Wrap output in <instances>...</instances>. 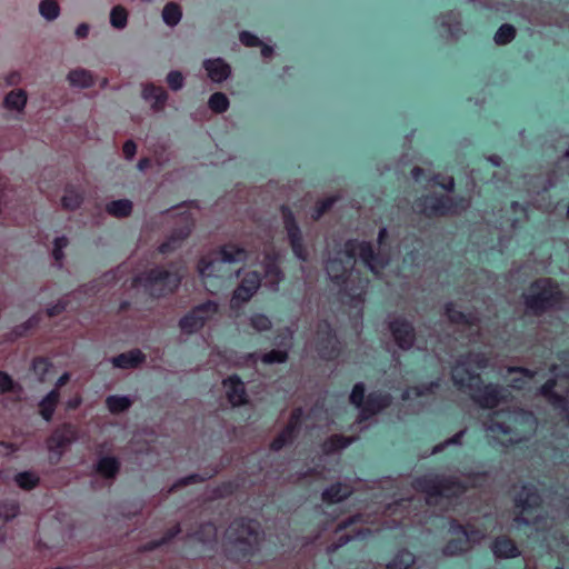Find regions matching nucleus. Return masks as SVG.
<instances>
[{"label": "nucleus", "instance_id": "nucleus-53", "mask_svg": "<svg viewBox=\"0 0 569 569\" xmlns=\"http://www.w3.org/2000/svg\"><path fill=\"white\" fill-rule=\"evenodd\" d=\"M465 435H466L465 430H460V431L456 432L449 439L445 440L441 443L436 445L433 447L432 452L433 453H439V452L443 451L449 446H460L462 443Z\"/></svg>", "mask_w": 569, "mask_h": 569}, {"label": "nucleus", "instance_id": "nucleus-35", "mask_svg": "<svg viewBox=\"0 0 569 569\" xmlns=\"http://www.w3.org/2000/svg\"><path fill=\"white\" fill-rule=\"evenodd\" d=\"M16 485L26 491L37 488L40 483V477L33 471H21L14 476Z\"/></svg>", "mask_w": 569, "mask_h": 569}, {"label": "nucleus", "instance_id": "nucleus-57", "mask_svg": "<svg viewBox=\"0 0 569 569\" xmlns=\"http://www.w3.org/2000/svg\"><path fill=\"white\" fill-rule=\"evenodd\" d=\"M239 39L241 43L246 47H258L261 43L260 39L249 31L240 32Z\"/></svg>", "mask_w": 569, "mask_h": 569}, {"label": "nucleus", "instance_id": "nucleus-34", "mask_svg": "<svg viewBox=\"0 0 569 569\" xmlns=\"http://www.w3.org/2000/svg\"><path fill=\"white\" fill-rule=\"evenodd\" d=\"M469 540L466 537L451 538L443 546L442 553L449 557L462 555L468 550Z\"/></svg>", "mask_w": 569, "mask_h": 569}, {"label": "nucleus", "instance_id": "nucleus-8", "mask_svg": "<svg viewBox=\"0 0 569 569\" xmlns=\"http://www.w3.org/2000/svg\"><path fill=\"white\" fill-rule=\"evenodd\" d=\"M180 283L181 276L179 272L159 267L152 268L133 279V286H142L153 298H161L173 293L179 288Z\"/></svg>", "mask_w": 569, "mask_h": 569}, {"label": "nucleus", "instance_id": "nucleus-6", "mask_svg": "<svg viewBox=\"0 0 569 569\" xmlns=\"http://www.w3.org/2000/svg\"><path fill=\"white\" fill-rule=\"evenodd\" d=\"M412 488L429 498H458L468 490V486L453 476L425 475L412 481Z\"/></svg>", "mask_w": 569, "mask_h": 569}, {"label": "nucleus", "instance_id": "nucleus-21", "mask_svg": "<svg viewBox=\"0 0 569 569\" xmlns=\"http://www.w3.org/2000/svg\"><path fill=\"white\" fill-rule=\"evenodd\" d=\"M142 97L147 101H153L151 107L154 111H162L168 100L167 91L162 87L152 83L144 86Z\"/></svg>", "mask_w": 569, "mask_h": 569}, {"label": "nucleus", "instance_id": "nucleus-1", "mask_svg": "<svg viewBox=\"0 0 569 569\" xmlns=\"http://www.w3.org/2000/svg\"><path fill=\"white\" fill-rule=\"evenodd\" d=\"M343 251L348 258V266L342 261L332 260L327 266V272L339 286H343L342 299L351 307H360L365 302L366 288L368 280L359 278L357 286H349V278L352 274L353 262L356 256L359 254L362 262L372 271L376 272V267H385L379 254L376 252L373 244L369 241H359L350 239L345 242Z\"/></svg>", "mask_w": 569, "mask_h": 569}, {"label": "nucleus", "instance_id": "nucleus-18", "mask_svg": "<svg viewBox=\"0 0 569 569\" xmlns=\"http://www.w3.org/2000/svg\"><path fill=\"white\" fill-rule=\"evenodd\" d=\"M218 531L213 522L201 523L194 531L188 533V538L204 546H214L217 543Z\"/></svg>", "mask_w": 569, "mask_h": 569}, {"label": "nucleus", "instance_id": "nucleus-39", "mask_svg": "<svg viewBox=\"0 0 569 569\" xmlns=\"http://www.w3.org/2000/svg\"><path fill=\"white\" fill-rule=\"evenodd\" d=\"M182 17L180 7L174 2H169L162 10L163 21L170 26H177Z\"/></svg>", "mask_w": 569, "mask_h": 569}, {"label": "nucleus", "instance_id": "nucleus-20", "mask_svg": "<svg viewBox=\"0 0 569 569\" xmlns=\"http://www.w3.org/2000/svg\"><path fill=\"white\" fill-rule=\"evenodd\" d=\"M203 67L214 82L224 81L231 72L230 66L221 58L206 60Z\"/></svg>", "mask_w": 569, "mask_h": 569}, {"label": "nucleus", "instance_id": "nucleus-49", "mask_svg": "<svg viewBox=\"0 0 569 569\" xmlns=\"http://www.w3.org/2000/svg\"><path fill=\"white\" fill-rule=\"evenodd\" d=\"M288 351L286 350H279V349H272L268 352H266L261 357V361L266 365H272V363H284L288 360Z\"/></svg>", "mask_w": 569, "mask_h": 569}, {"label": "nucleus", "instance_id": "nucleus-55", "mask_svg": "<svg viewBox=\"0 0 569 569\" xmlns=\"http://www.w3.org/2000/svg\"><path fill=\"white\" fill-rule=\"evenodd\" d=\"M167 83L171 90H180L183 86L182 73L180 71H170L167 76Z\"/></svg>", "mask_w": 569, "mask_h": 569}, {"label": "nucleus", "instance_id": "nucleus-11", "mask_svg": "<svg viewBox=\"0 0 569 569\" xmlns=\"http://www.w3.org/2000/svg\"><path fill=\"white\" fill-rule=\"evenodd\" d=\"M280 211L283 219V226L288 234L289 243L293 254L301 261L308 260V250L303 243V238L296 217L288 204H282Z\"/></svg>", "mask_w": 569, "mask_h": 569}, {"label": "nucleus", "instance_id": "nucleus-14", "mask_svg": "<svg viewBox=\"0 0 569 569\" xmlns=\"http://www.w3.org/2000/svg\"><path fill=\"white\" fill-rule=\"evenodd\" d=\"M77 439L76 428L71 423H62L47 438L46 445L49 452L63 451Z\"/></svg>", "mask_w": 569, "mask_h": 569}, {"label": "nucleus", "instance_id": "nucleus-9", "mask_svg": "<svg viewBox=\"0 0 569 569\" xmlns=\"http://www.w3.org/2000/svg\"><path fill=\"white\" fill-rule=\"evenodd\" d=\"M515 507L520 510L516 516L515 521L518 525L532 527L539 525L545 518L537 515L542 508V497L536 485L527 482L523 483L520 490L516 493Z\"/></svg>", "mask_w": 569, "mask_h": 569}, {"label": "nucleus", "instance_id": "nucleus-3", "mask_svg": "<svg viewBox=\"0 0 569 569\" xmlns=\"http://www.w3.org/2000/svg\"><path fill=\"white\" fill-rule=\"evenodd\" d=\"M263 532L258 522L249 518L234 519L226 532L224 553L236 563L250 562L261 548Z\"/></svg>", "mask_w": 569, "mask_h": 569}, {"label": "nucleus", "instance_id": "nucleus-33", "mask_svg": "<svg viewBox=\"0 0 569 569\" xmlns=\"http://www.w3.org/2000/svg\"><path fill=\"white\" fill-rule=\"evenodd\" d=\"M181 532V527L179 523H176L174 526H172L171 528H169L164 535L160 538V539H153V540H150L148 541L144 546H143V550L144 551H153L158 548H160L161 546H164V545H168L169 542H171L179 533Z\"/></svg>", "mask_w": 569, "mask_h": 569}, {"label": "nucleus", "instance_id": "nucleus-37", "mask_svg": "<svg viewBox=\"0 0 569 569\" xmlns=\"http://www.w3.org/2000/svg\"><path fill=\"white\" fill-rule=\"evenodd\" d=\"M351 443V439L341 435L332 436L328 440L322 441V455L333 450H342Z\"/></svg>", "mask_w": 569, "mask_h": 569}, {"label": "nucleus", "instance_id": "nucleus-28", "mask_svg": "<svg viewBox=\"0 0 569 569\" xmlns=\"http://www.w3.org/2000/svg\"><path fill=\"white\" fill-rule=\"evenodd\" d=\"M510 413L509 409L497 410L492 413V417L489 419L488 430L492 433H499L502 436H510L513 433L512 427L506 421H499L496 419L501 415Z\"/></svg>", "mask_w": 569, "mask_h": 569}, {"label": "nucleus", "instance_id": "nucleus-13", "mask_svg": "<svg viewBox=\"0 0 569 569\" xmlns=\"http://www.w3.org/2000/svg\"><path fill=\"white\" fill-rule=\"evenodd\" d=\"M388 329L396 346L402 351H409L417 339L416 328L412 321L400 316L389 321Z\"/></svg>", "mask_w": 569, "mask_h": 569}, {"label": "nucleus", "instance_id": "nucleus-15", "mask_svg": "<svg viewBox=\"0 0 569 569\" xmlns=\"http://www.w3.org/2000/svg\"><path fill=\"white\" fill-rule=\"evenodd\" d=\"M392 403V396L389 392L376 390L371 391L366 398L360 420H367L381 411L388 409Z\"/></svg>", "mask_w": 569, "mask_h": 569}, {"label": "nucleus", "instance_id": "nucleus-17", "mask_svg": "<svg viewBox=\"0 0 569 569\" xmlns=\"http://www.w3.org/2000/svg\"><path fill=\"white\" fill-rule=\"evenodd\" d=\"M491 551L498 559H516L521 555L517 543L508 536H498L491 542Z\"/></svg>", "mask_w": 569, "mask_h": 569}, {"label": "nucleus", "instance_id": "nucleus-46", "mask_svg": "<svg viewBox=\"0 0 569 569\" xmlns=\"http://www.w3.org/2000/svg\"><path fill=\"white\" fill-rule=\"evenodd\" d=\"M128 12L122 6H116L110 12V23L116 29H123L127 26Z\"/></svg>", "mask_w": 569, "mask_h": 569}, {"label": "nucleus", "instance_id": "nucleus-45", "mask_svg": "<svg viewBox=\"0 0 569 569\" xmlns=\"http://www.w3.org/2000/svg\"><path fill=\"white\" fill-rule=\"evenodd\" d=\"M209 108L216 113H222L229 108V100L222 92H214L208 101Z\"/></svg>", "mask_w": 569, "mask_h": 569}, {"label": "nucleus", "instance_id": "nucleus-44", "mask_svg": "<svg viewBox=\"0 0 569 569\" xmlns=\"http://www.w3.org/2000/svg\"><path fill=\"white\" fill-rule=\"evenodd\" d=\"M303 416L305 411L301 407L295 408L290 413L288 423L286 425L284 429L298 437L302 426Z\"/></svg>", "mask_w": 569, "mask_h": 569}, {"label": "nucleus", "instance_id": "nucleus-4", "mask_svg": "<svg viewBox=\"0 0 569 569\" xmlns=\"http://www.w3.org/2000/svg\"><path fill=\"white\" fill-rule=\"evenodd\" d=\"M565 301L566 295L551 278L533 280L523 293L526 310L535 317H541L551 310H560Z\"/></svg>", "mask_w": 569, "mask_h": 569}, {"label": "nucleus", "instance_id": "nucleus-62", "mask_svg": "<svg viewBox=\"0 0 569 569\" xmlns=\"http://www.w3.org/2000/svg\"><path fill=\"white\" fill-rule=\"evenodd\" d=\"M122 151L127 159H132L137 152V144L132 140H127L122 147Z\"/></svg>", "mask_w": 569, "mask_h": 569}, {"label": "nucleus", "instance_id": "nucleus-29", "mask_svg": "<svg viewBox=\"0 0 569 569\" xmlns=\"http://www.w3.org/2000/svg\"><path fill=\"white\" fill-rule=\"evenodd\" d=\"M106 211L116 218H127L132 212V202L128 199L112 200L106 206Z\"/></svg>", "mask_w": 569, "mask_h": 569}, {"label": "nucleus", "instance_id": "nucleus-40", "mask_svg": "<svg viewBox=\"0 0 569 569\" xmlns=\"http://www.w3.org/2000/svg\"><path fill=\"white\" fill-rule=\"evenodd\" d=\"M83 201V197L73 188L68 187L61 199L62 207L68 210L78 209Z\"/></svg>", "mask_w": 569, "mask_h": 569}, {"label": "nucleus", "instance_id": "nucleus-51", "mask_svg": "<svg viewBox=\"0 0 569 569\" xmlns=\"http://www.w3.org/2000/svg\"><path fill=\"white\" fill-rule=\"evenodd\" d=\"M250 326L254 330L262 332L270 330L272 323L268 316L263 313H253L250 318Z\"/></svg>", "mask_w": 569, "mask_h": 569}, {"label": "nucleus", "instance_id": "nucleus-63", "mask_svg": "<svg viewBox=\"0 0 569 569\" xmlns=\"http://www.w3.org/2000/svg\"><path fill=\"white\" fill-rule=\"evenodd\" d=\"M420 387H421V391L423 392V396L426 397V396L432 395L435 392V390L440 387V380L439 379L432 380L428 383L420 385Z\"/></svg>", "mask_w": 569, "mask_h": 569}, {"label": "nucleus", "instance_id": "nucleus-60", "mask_svg": "<svg viewBox=\"0 0 569 569\" xmlns=\"http://www.w3.org/2000/svg\"><path fill=\"white\" fill-rule=\"evenodd\" d=\"M438 179H439L438 174L433 176V178H432V181L437 186L441 187L443 190H446L448 192H452L455 190L456 183H455V179L452 177L447 178L446 181H442V182H440Z\"/></svg>", "mask_w": 569, "mask_h": 569}, {"label": "nucleus", "instance_id": "nucleus-47", "mask_svg": "<svg viewBox=\"0 0 569 569\" xmlns=\"http://www.w3.org/2000/svg\"><path fill=\"white\" fill-rule=\"evenodd\" d=\"M40 14L47 20H53L59 16L60 8L56 0H42L39 4Z\"/></svg>", "mask_w": 569, "mask_h": 569}, {"label": "nucleus", "instance_id": "nucleus-42", "mask_svg": "<svg viewBox=\"0 0 569 569\" xmlns=\"http://www.w3.org/2000/svg\"><path fill=\"white\" fill-rule=\"evenodd\" d=\"M297 438L298 437L283 428L270 442V450L276 452L280 451L286 446L293 443Z\"/></svg>", "mask_w": 569, "mask_h": 569}, {"label": "nucleus", "instance_id": "nucleus-16", "mask_svg": "<svg viewBox=\"0 0 569 569\" xmlns=\"http://www.w3.org/2000/svg\"><path fill=\"white\" fill-rule=\"evenodd\" d=\"M222 383L227 389V399L233 407H240L248 402L244 383L238 375L229 376Z\"/></svg>", "mask_w": 569, "mask_h": 569}, {"label": "nucleus", "instance_id": "nucleus-58", "mask_svg": "<svg viewBox=\"0 0 569 569\" xmlns=\"http://www.w3.org/2000/svg\"><path fill=\"white\" fill-rule=\"evenodd\" d=\"M236 485L232 481L222 482L214 490V493L219 497H228L234 493Z\"/></svg>", "mask_w": 569, "mask_h": 569}, {"label": "nucleus", "instance_id": "nucleus-30", "mask_svg": "<svg viewBox=\"0 0 569 569\" xmlns=\"http://www.w3.org/2000/svg\"><path fill=\"white\" fill-rule=\"evenodd\" d=\"M415 555L408 549L399 550L388 562L387 569H408L415 563Z\"/></svg>", "mask_w": 569, "mask_h": 569}, {"label": "nucleus", "instance_id": "nucleus-5", "mask_svg": "<svg viewBox=\"0 0 569 569\" xmlns=\"http://www.w3.org/2000/svg\"><path fill=\"white\" fill-rule=\"evenodd\" d=\"M218 253L220 256L219 260L202 257L197 264L203 284L211 292H213L210 289L211 286L218 288L221 284L222 277L218 274L221 263H239L248 259V251L243 247L231 242L221 246Z\"/></svg>", "mask_w": 569, "mask_h": 569}, {"label": "nucleus", "instance_id": "nucleus-19", "mask_svg": "<svg viewBox=\"0 0 569 569\" xmlns=\"http://www.w3.org/2000/svg\"><path fill=\"white\" fill-rule=\"evenodd\" d=\"M144 361L146 355L139 349H132L112 358V365L121 369L138 368Z\"/></svg>", "mask_w": 569, "mask_h": 569}, {"label": "nucleus", "instance_id": "nucleus-10", "mask_svg": "<svg viewBox=\"0 0 569 569\" xmlns=\"http://www.w3.org/2000/svg\"><path fill=\"white\" fill-rule=\"evenodd\" d=\"M218 311V305L208 300L193 307L179 320L182 332L191 335L202 329L206 322Z\"/></svg>", "mask_w": 569, "mask_h": 569}, {"label": "nucleus", "instance_id": "nucleus-26", "mask_svg": "<svg viewBox=\"0 0 569 569\" xmlns=\"http://www.w3.org/2000/svg\"><path fill=\"white\" fill-rule=\"evenodd\" d=\"M351 493L352 490L349 486L338 482L322 490V502H341Z\"/></svg>", "mask_w": 569, "mask_h": 569}, {"label": "nucleus", "instance_id": "nucleus-7", "mask_svg": "<svg viewBox=\"0 0 569 569\" xmlns=\"http://www.w3.org/2000/svg\"><path fill=\"white\" fill-rule=\"evenodd\" d=\"M463 197H451L443 193H428L415 199L413 210L426 218H441L453 216L458 209H466Z\"/></svg>", "mask_w": 569, "mask_h": 569}, {"label": "nucleus", "instance_id": "nucleus-61", "mask_svg": "<svg viewBox=\"0 0 569 569\" xmlns=\"http://www.w3.org/2000/svg\"><path fill=\"white\" fill-rule=\"evenodd\" d=\"M67 308V302L64 301H58L56 305L50 306L47 308V315L49 317H56L61 315Z\"/></svg>", "mask_w": 569, "mask_h": 569}, {"label": "nucleus", "instance_id": "nucleus-48", "mask_svg": "<svg viewBox=\"0 0 569 569\" xmlns=\"http://www.w3.org/2000/svg\"><path fill=\"white\" fill-rule=\"evenodd\" d=\"M19 510L20 506L16 500L0 502V518L3 520V522L16 518L19 513Z\"/></svg>", "mask_w": 569, "mask_h": 569}, {"label": "nucleus", "instance_id": "nucleus-43", "mask_svg": "<svg viewBox=\"0 0 569 569\" xmlns=\"http://www.w3.org/2000/svg\"><path fill=\"white\" fill-rule=\"evenodd\" d=\"M51 368L52 362L46 357H36L32 360L31 369L41 382L44 381Z\"/></svg>", "mask_w": 569, "mask_h": 569}, {"label": "nucleus", "instance_id": "nucleus-24", "mask_svg": "<svg viewBox=\"0 0 569 569\" xmlns=\"http://www.w3.org/2000/svg\"><path fill=\"white\" fill-rule=\"evenodd\" d=\"M60 401V391L57 389L50 390L39 402V413L47 422L52 420L53 413Z\"/></svg>", "mask_w": 569, "mask_h": 569}, {"label": "nucleus", "instance_id": "nucleus-36", "mask_svg": "<svg viewBox=\"0 0 569 569\" xmlns=\"http://www.w3.org/2000/svg\"><path fill=\"white\" fill-rule=\"evenodd\" d=\"M27 103V94L23 90L10 91L4 98V106L8 109L20 111Z\"/></svg>", "mask_w": 569, "mask_h": 569}, {"label": "nucleus", "instance_id": "nucleus-2", "mask_svg": "<svg viewBox=\"0 0 569 569\" xmlns=\"http://www.w3.org/2000/svg\"><path fill=\"white\" fill-rule=\"evenodd\" d=\"M471 355L461 356L451 370V380L459 390H469L475 403L482 409H495L508 401L510 392L502 386L485 383L481 376L469 368Z\"/></svg>", "mask_w": 569, "mask_h": 569}, {"label": "nucleus", "instance_id": "nucleus-22", "mask_svg": "<svg viewBox=\"0 0 569 569\" xmlns=\"http://www.w3.org/2000/svg\"><path fill=\"white\" fill-rule=\"evenodd\" d=\"M190 232L191 230L189 227L176 229L170 237L158 247V252L167 254L176 251L189 237Z\"/></svg>", "mask_w": 569, "mask_h": 569}, {"label": "nucleus", "instance_id": "nucleus-50", "mask_svg": "<svg viewBox=\"0 0 569 569\" xmlns=\"http://www.w3.org/2000/svg\"><path fill=\"white\" fill-rule=\"evenodd\" d=\"M216 472H210V473H207L206 476H201L199 473H191L189 476H186L181 479H179L174 485H173V489H179V488H182V487H186L188 485H193V483H200V482H203L206 481L207 479H210L211 477H213Z\"/></svg>", "mask_w": 569, "mask_h": 569}, {"label": "nucleus", "instance_id": "nucleus-54", "mask_svg": "<svg viewBox=\"0 0 569 569\" xmlns=\"http://www.w3.org/2000/svg\"><path fill=\"white\" fill-rule=\"evenodd\" d=\"M557 379L549 378L546 380L539 389L540 395L546 398L548 401L557 393Z\"/></svg>", "mask_w": 569, "mask_h": 569}, {"label": "nucleus", "instance_id": "nucleus-12", "mask_svg": "<svg viewBox=\"0 0 569 569\" xmlns=\"http://www.w3.org/2000/svg\"><path fill=\"white\" fill-rule=\"evenodd\" d=\"M261 282L262 276L259 271L246 272L232 292L230 300L231 309H239L243 303L249 302L261 287Z\"/></svg>", "mask_w": 569, "mask_h": 569}, {"label": "nucleus", "instance_id": "nucleus-27", "mask_svg": "<svg viewBox=\"0 0 569 569\" xmlns=\"http://www.w3.org/2000/svg\"><path fill=\"white\" fill-rule=\"evenodd\" d=\"M443 311L449 322L453 325L472 326L475 322V317L472 313H466L461 310H458L455 302L452 301H449L443 306Z\"/></svg>", "mask_w": 569, "mask_h": 569}, {"label": "nucleus", "instance_id": "nucleus-23", "mask_svg": "<svg viewBox=\"0 0 569 569\" xmlns=\"http://www.w3.org/2000/svg\"><path fill=\"white\" fill-rule=\"evenodd\" d=\"M263 269L266 276L272 278L276 282L282 279L283 273L280 268V254L278 251L271 249L264 252Z\"/></svg>", "mask_w": 569, "mask_h": 569}, {"label": "nucleus", "instance_id": "nucleus-38", "mask_svg": "<svg viewBox=\"0 0 569 569\" xmlns=\"http://www.w3.org/2000/svg\"><path fill=\"white\" fill-rule=\"evenodd\" d=\"M366 386L362 382H357L353 385L349 401L352 406H355L357 409H359L360 415L362 413L363 407L366 405Z\"/></svg>", "mask_w": 569, "mask_h": 569}, {"label": "nucleus", "instance_id": "nucleus-41", "mask_svg": "<svg viewBox=\"0 0 569 569\" xmlns=\"http://www.w3.org/2000/svg\"><path fill=\"white\" fill-rule=\"evenodd\" d=\"M516 37V28L512 24H501L493 36L497 44L505 46L510 43Z\"/></svg>", "mask_w": 569, "mask_h": 569}, {"label": "nucleus", "instance_id": "nucleus-25", "mask_svg": "<svg viewBox=\"0 0 569 569\" xmlns=\"http://www.w3.org/2000/svg\"><path fill=\"white\" fill-rule=\"evenodd\" d=\"M121 463L118 458L112 456L101 457L96 463V472L104 479H114L119 473Z\"/></svg>", "mask_w": 569, "mask_h": 569}, {"label": "nucleus", "instance_id": "nucleus-59", "mask_svg": "<svg viewBox=\"0 0 569 569\" xmlns=\"http://www.w3.org/2000/svg\"><path fill=\"white\" fill-rule=\"evenodd\" d=\"M12 388V378L7 372L0 370V395L11 391Z\"/></svg>", "mask_w": 569, "mask_h": 569}, {"label": "nucleus", "instance_id": "nucleus-56", "mask_svg": "<svg viewBox=\"0 0 569 569\" xmlns=\"http://www.w3.org/2000/svg\"><path fill=\"white\" fill-rule=\"evenodd\" d=\"M449 532L451 535H458L470 539V531L468 530V527L460 523L457 519H451L449 521Z\"/></svg>", "mask_w": 569, "mask_h": 569}, {"label": "nucleus", "instance_id": "nucleus-52", "mask_svg": "<svg viewBox=\"0 0 569 569\" xmlns=\"http://www.w3.org/2000/svg\"><path fill=\"white\" fill-rule=\"evenodd\" d=\"M548 402L555 410L565 413L569 420V400L566 396L557 392Z\"/></svg>", "mask_w": 569, "mask_h": 569}, {"label": "nucleus", "instance_id": "nucleus-31", "mask_svg": "<svg viewBox=\"0 0 569 569\" xmlns=\"http://www.w3.org/2000/svg\"><path fill=\"white\" fill-rule=\"evenodd\" d=\"M106 406L112 415H119L129 410L132 400L127 396L111 395L106 398Z\"/></svg>", "mask_w": 569, "mask_h": 569}, {"label": "nucleus", "instance_id": "nucleus-64", "mask_svg": "<svg viewBox=\"0 0 569 569\" xmlns=\"http://www.w3.org/2000/svg\"><path fill=\"white\" fill-rule=\"evenodd\" d=\"M411 392L413 393V396L416 398H421V397H425L423 396V392L421 391V387L420 386H416V387H412L410 389H407L402 392L401 395V398L402 400H409L410 399V395Z\"/></svg>", "mask_w": 569, "mask_h": 569}, {"label": "nucleus", "instance_id": "nucleus-32", "mask_svg": "<svg viewBox=\"0 0 569 569\" xmlns=\"http://www.w3.org/2000/svg\"><path fill=\"white\" fill-rule=\"evenodd\" d=\"M68 80L71 86L80 88H91L94 86V79L90 71L76 69L69 72Z\"/></svg>", "mask_w": 569, "mask_h": 569}]
</instances>
